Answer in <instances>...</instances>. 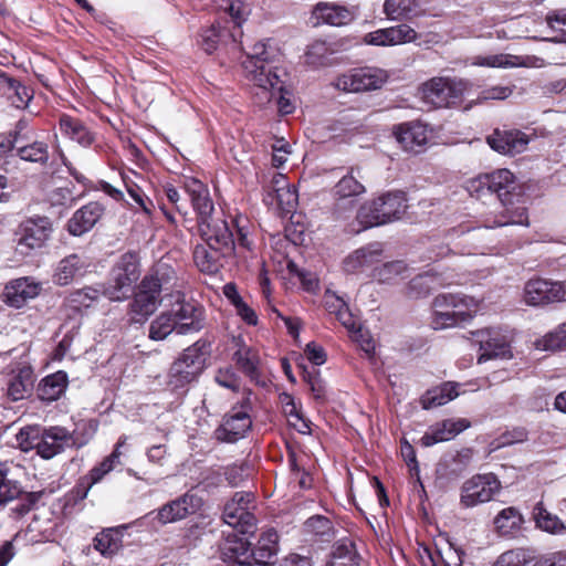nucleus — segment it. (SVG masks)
Listing matches in <instances>:
<instances>
[{
	"instance_id": "f257e3e1",
	"label": "nucleus",
	"mask_w": 566,
	"mask_h": 566,
	"mask_svg": "<svg viewBox=\"0 0 566 566\" xmlns=\"http://www.w3.org/2000/svg\"><path fill=\"white\" fill-rule=\"evenodd\" d=\"M272 63L270 46L264 41H258L242 61V67L245 77L258 87L255 96L260 105H265L276 98L279 112L290 114L293 111V105L290 98L282 94L283 82Z\"/></svg>"
},
{
	"instance_id": "f03ea898",
	"label": "nucleus",
	"mask_w": 566,
	"mask_h": 566,
	"mask_svg": "<svg viewBox=\"0 0 566 566\" xmlns=\"http://www.w3.org/2000/svg\"><path fill=\"white\" fill-rule=\"evenodd\" d=\"M480 311V301L460 293L438 294L431 304L430 325L433 329H447L472 319Z\"/></svg>"
},
{
	"instance_id": "7ed1b4c3",
	"label": "nucleus",
	"mask_w": 566,
	"mask_h": 566,
	"mask_svg": "<svg viewBox=\"0 0 566 566\" xmlns=\"http://www.w3.org/2000/svg\"><path fill=\"white\" fill-rule=\"evenodd\" d=\"M407 208V198L403 192H386L361 205L357 212V220L361 229L382 226L399 220Z\"/></svg>"
},
{
	"instance_id": "20e7f679",
	"label": "nucleus",
	"mask_w": 566,
	"mask_h": 566,
	"mask_svg": "<svg viewBox=\"0 0 566 566\" xmlns=\"http://www.w3.org/2000/svg\"><path fill=\"white\" fill-rule=\"evenodd\" d=\"M206 342L198 340L172 363L168 373V385L172 389L184 388L196 380L205 368L209 348Z\"/></svg>"
},
{
	"instance_id": "39448f33",
	"label": "nucleus",
	"mask_w": 566,
	"mask_h": 566,
	"mask_svg": "<svg viewBox=\"0 0 566 566\" xmlns=\"http://www.w3.org/2000/svg\"><path fill=\"white\" fill-rule=\"evenodd\" d=\"M470 88V83L462 78L433 77L421 86V97L433 107H450L457 104Z\"/></svg>"
},
{
	"instance_id": "423d86ee",
	"label": "nucleus",
	"mask_w": 566,
	"mask_h": 566,
	"mask_svg": "<svg viewBox=\"0 0 566 566\" xmlns=\"http://www.w3.org/2000/svg\"><path fill=\"white\" fill-rule=\"evenodd\" d=\"M140 276L139 258L135 252H127L113 270V283L105 290V296L113 302H120L127 298L132 286Z\"/></svg>"
},
{
	"instance_id": "0eeeda50",
	"label": "nucleus",
	"mask_w": 566,
	"mask_h": 566,
	"mask_svg": "<svg viewBox=\"0 0 566 566\" xmlns=\"http://www.w3.org/2000/svg\"><path fill=\"white\" fill-rule=\"evenodd\" d=\"M52 232V224L46 217H34L24 220L17 232L15 250L21 255H30L33 251L42 249Z\"/></svg>"
},
{
	"instance_id": "6e6552de",
	"label": "nucleus",
	"mask_w": 566,
	"mask_h": 566,
	"mask_svg": "<svg viewBox=\"0 0 566 566\" xmlns=\"http://www.w3.org/2000/svg\"><path fill=\"white\" fill-rule=\"evenodd\" d=\"M501 489V481L495 474H475L462 484L460 503L464 507H474L490 502Z\"/></svg>"
},
{
	"instance_id": "1a4fd4ad",
	"label": "nucleus",
	"mask_w": 566,
	"mask_h": 566,
	"mask_svg": "<svg viewBox=\"0 0 566 566\" xmlns=\"http://www.w3.org/2000/svg\"><path fill=\"white\" fill-rule=\"evenodd\" d=\"M386 70L373 66L359 67L338 76L334 86L344 92L379 90L388 81Z\"/></svg>"
},
{
	"instance_id": "9d476101",
	"label": "nucleus",
	"mask_w": 566,
	"mask_h": 566,
	"mask_svg": "<svg viewBox=\"0 0 566 566\" xmlns=\"http://www.w3.org/2000/svg\"><path fill=\"white\" fill-rule=\"evenodd\" d=\"M254 509L253 494L250 492H237L226 504L223 511L224 522L241 534L252 533L255 527V517L251 510Z\"/></svg>"
},
{
	"instance_id": "9b49d317",
	"label": "nucleus",
	"mask_w": 566,
	"mask_h": 566,
	"mask_svg": "<svg viewBox=\"0 0 566 566\" xmlns=\"http://www.w3.org/2000/svg\"><path fill=\"white\" fill-rule=\"evenodd\" d=\"M473 342L479 345L478 364L491 359H511L513 353L507 336L496 328H484L472 333Z\"/></svg>"
},
{
	"instance_id": "f8f14e48",
	"label": "nucleus",
	"mask_w": 566,
	"mask_h": 566,
	"mask_svg": "<svg viewBox=\"0 0 566 566\" xmlns=\"http://www.w3.org/2000/svg\"><path fill=\"white\" fill-rule=\"evenodd\" d=\"M161 284L156 276H145L139 291L130 304V315L135 323H144L158 307Z\"/></svg>"
},
{
	"instance_id": "ddd939ff",
	"label": "nucleus",
	"mask_w": 566,
	"mask_h": 566,
	"mask_svg": "<svg viewBox=\"0 0 566 566\" xmlns=\"http://www.w3.org/2000/svg\"><path fill=\"white\" fill-rule=\"evenodd\" d=\"M359 169L350 168L333 188L335 200V211L338 217H343L346 210H352L356 206L357 198L366 192V187L358 179Z\"/></svg>"
},
{
	"instance_id": "4468645a",
	"label": "nucleus",
	"mask_w": 566,
	"mask_h": 566,
	"mask_svg": "<svg viewBox=\"0 0 566 566\" xmlns=\"http://www.w3.org/2000/svg\"><path fill=\"white\" fill-rule=\"evenodd\" d=\"M240 23L232 20L227 21L224 24L218 22L203 29L198 44L208 54H212L222 46L235 44L238 36L241 35Z\"/></svg>"
},
{
	"instance_id": "2eb2a0df",
	"label": "nucleus",
	"mask_w": 566,
	"mask_h": 566,
	"mask_svg": "<svg viewBox=\"0 0 566 566\" xmlns=\"http://www.w3.org/2000/svg\"><path fill=\"white\" fill-rule=\"evenodd\" d=\"M566 287L562 282L532 279L524 286V302L530 306L546 305L565 298Z\"/></svg>"
},
{
	"instance_id": "dca6fc26",
	"label": "nucleus",
	"mask_w": 566,
	"mask_h": 566,
	"mask_svg": "<svg viewBox=\"0 0 566 566\" xmlns=\"http://www.w3.org/2000/svg\"><path fill=\"white\" fill-rule=\"evenodd\" d=\"M170 312L176 322L177 334L197 333L205 326V308L196 302L177 298Z\"/></svg>"
},
{
	"instance_id": "f3484780",
	"label": "nucleus",
	"mask_w": 566,
	"mask_h": 566,
	"mask_svg": "<svg viewBox=\"0 0 566 566\" xmlns=\"http://www.w3.org/2000/svg\"><path fill=\"white\" fill-rule=\"evenodd\" d=\"M392 133L400 146L405 150L412 153L422 151L432 137L431 129L420 122L396 125Z\"/></svg>"
},
{
	"instance_id": "a211bd4d",
	"label": "nucleus",
	"mask_w": 566,
	"mask_h": 566,
	"mask_svg": "<svg viewBox=\"0 0 566 566\" xmlns=\"http://www.w3.org/2000/svg\"><path fill=\"white\" fill-rule=\"evenodd\" d=\"M199 232L202 240L218 249L233 252L234 239L228 222L222 217L202 219L198 222Z\"/></svg>"
},
{
	"instance_id": "6ab92c4d",
	"label": "nucleus",
	"mask_w": 566,
	"mask_h": 566,
	"mask_svg": "<svg viewBox=\"0 0 566 566\" xmlns=\"http://www.w3.org/2000/svg\"><path fill=\"white\" fill-rule=\"evenodd\" d=\"M41 291V282L31 276L19 277L6 284L3 301L11 307L21 308L29 301L38 297Z\"/></svg>"
},
{
	"instance_id": "aec40b11",
	"label": "nucleus",
	"mask_w": 566,
	"mask_h": 566,
	"mask_svg": "<svg viewBox=\"0 0 566 566\" xmlns=\"http://www.w3.org/2000/svg\"><path fill=\"white\" fill-rule=\"evenodd\" d=\"M486 142L493 150L500 154L516 155L527 149L531 138L517 129H495L488 136Z\"/></svg>"
},
{
	"instance_id": "412c9836",
	"label": "nucleus",
	"mask_w": 566,
	"mask_h": 566,
	"mask_svg": "<svg viewBox=\"0 0 566 566\" xmlns=\"http://www.w3.org/2000/svg\"><path fill=\"white\" fill-rule=\"evenodd\" d=\"M249 409L248 400L244 402L241 410L232 409L218 430V438L228 442H234L243 438L252 424L248 412Z\"/></svg>"
},
{
	"instance_id": "4be33fe9",
	"label": "nucleus",
	"mask_w": 566,
	"mask_h": 566,
	"mask_svg": "<svg viewBox=\"0 0 566 566\" xmlns=\"http://www.w3.org/2000/svg\"><path fill=\"white\" fill-rule=\"evenodd\" d=\"M34 385L33 369L27 364H15L8 371L7 395L18 401L28 397Z\"/></svg>"
},
{
	"instance_id": "5701e85b",
	"label": "nucleus",
	"mask_w": 566,
	"mask_h": 566,
	"mask_svg": "<svg viewBox=\"0 0 566 566\" xmlns=\"http://www.w3.org/2000/svg\"><path fill=\"white\" fill-rule=\"evenodd\" d=\"M470 424V421L464 418L446 419L431 426L420 439V443L428 448L439 442L450 441L468 429Z\"/></svg>"
},
{
	"instance_id": "b1692460",
	"label": "nucleus",
	"mask_w": 566,
	"mask_h": 566,
	"mask_svg": "<svg viewBox=\"0 0 566 566\" xmlns=\"http://www.w3.org/2000/svg\"><path fill=\"white\" fill-rule=\"evenodd\" d=\"M90 266L86 258L78 254H70L57 262L52 275L53 283L60 286L71 284L77 277L83 276Z\"/></svg>"
},
{
	"instance_id": "393cba45",
	"label": "nucleus",
	"mask_w": 566,
	"mask_h": 566,
	"mask_svg": "<svg viewBox=\"0 0 566 566\" xmlns=\"http://www.w3.org/2000/svg\"><path fill=\"white\" fill-rule=\"evenodd\" d=\"M73 441L71 433L62 427L42 429L38 454L43 459H52Z\"/></svg>"
},
{
	"instance_id": "a878e982",
	"label": "nucleus",
	"mask_w": 566,
	"mask_h": 566,
	"mask_svg": "<svg viewBox=\"0 0 566 566\" xmlns=\"http://www.w3.org/2000/svg\"><path fill=\"white\" fill-rule=\"evenodd\" d=\"M312 19L316 24L325 23L333 27H342L354 20V13L345 6L333 2H318L312 10Z\"/></svg>"
},
{
	"instance_id": "bb28decb",
	"label": "nucleus",
	"mask_w": 566,
	"mask_h": 566,
	"mask_svg": "<svg viewBox=\"0 0 566 566\" xmlns=\"http://www.w3.org/2000/svg\"><path fill=\"white\" fill-rule=\"evenodd\" d=\"M184 187L198 213L199 221L210 218L214 212V207L207 186L196 178L187 177Z\"/></svg>"
},
{
	"instance_id": "cd10ccee",
	"label": "nucleus",
	"mask_w": 566,
	"mask_h": 566,
	"mask_svg": "<svg viewBox=\"0 0 566 566\" xmlns=\"http://www.w3.org/2000/svg\"><path fill=\"white\" fill-rule=\"evenodd\" d=\"M534 57L521 56L507 53L475 55L471 57V65L492 69L531 67L534 65Z\"/></svg>"
},
{
	"instance_id": "c85d7f7f",
	"label": "nucleus",
	"mask_w": 566,
	"mask_h": 566,
	"mask_svg": "<svg viewBox=\"0 0 566 566\" xmlns=\"http://www.w3.org/2000/svg\"><path fill=\"white\" fill-rule=\"evenodd\" d=\"M279 535L274 530L264 531L251 555L252 566H274L277 555Z\"/></svg>"
},
{
	"instance_id": "c756f323",
	"label": "nucleus",
	"mask_w": 566,
	"mask_h": 566,
	"mask_svg": "<svg viewBox=\"0 0 566 566\" xmlns=\"http://www.w3.org/2000/svg\"><path fill=\"white\" fill-rule=\"evenodd\" d=\"M104 208L98 202H90L78 209L67 223L73 235H82L90 231L103 216Z\"/></svg>"
},
{
	"instance_id": "7c9ffc66",
	"label": "nucleus",
	"mask_w": 566,
	"mask_h": 566,
	"mask_svg": "<svg viewBox=\"0 0 566 566\" xmlns=\"http://www.w3.org/2000/svg\"><path fill=\"white\" fill-rule=\"evenodd\" d=\"M56 531V522L51 517L49 511H43L33 515L24 531L25 541L29 543H41L53 539Z\"/></svg>"
},
{
	"instance_id": "2f4dec72",
	"label": "nucleus",
	"mask_w": 566,
	"mask_h": 566,
	"mask_svg": "<svg viewBox=\"0 0 566 566\" xmlns=\"http://www.w3.org/2000/svg\"><path fill=\"white\" fill-rule=\"evenodd\" d=\"M381 260V250L378 244L360 248L349 254L344 261V269L348 273L364 272L375 269Z\"/></svg>"
},
{
	"instance_id": "473e14b6",
	"label": "nucleus",
	"mask_w": 566,
	"mask_h": 566,
	"mask_svg": "<svg viewBox=\"0 0 566 566\" xmlns=\"http://www.w3.org/2000/svg\"><path fill=\"white\" fill-rule=\"evenodd\" d=\"M273 193H270L271 203L275 202L276 208L282 212H291L297 205L296 189L289 185L286 177L282 174H276L272 180Z\"/></svg>"
},
{
	"instance_id": "72a5a7b5",
	"label": "nucleus",
	"mask_w": 566,
	"mask_h": 566,
	"mask_svg": "<svg viewBox=\"0 0 566 566\" xmlns=\"http://www.w3.org/2000/svg\"><path fill=\"white\" fill-rule=\"evenodd\" d=\"M222 555L229 566H252L249 543L237 534H229L222 544Z\"/></svg>"
},
{
	"instance_id": "f704fd0d",
	"label": "nucleus",
	"mask_w": 566,
	"mask_h": 566,
	"mask_svg": "<svg viewBox=\"0 0 566 566\" xmlns=\"http://www.w3.org/2000/svg\"><path fill=\"white\" fill-rule=\"evenodd\" d=\"M453 284V281L442 274L423 273L413 277L406 287L409 298L427 296L432 290Z\"/></svg>"
},
{
	"instance_id": "c9c22d12",
	"label": "nucleus",
	"mask_w": 566,
	"mask_h": 566,
	"mask_svg": "<svg viewBox=\"0 0 566 566\" xmlns=\"http://www.w3.org/2000/svg\"><path fill=\"white\" fill-rule=\"evenodd\" d=\"M233 252L218 249L203 241L197 244L193 251V260L197 268L205 273H216L221 266L220 260Z\"/></svg>"
},
{
	"instance_id": "e433bc0d",
	"label": "nucleus",
	"mask_w": 566,
	"mask_h": 566,
	"mask_svg": "<svg viewBox=\"0 0 566 566\" xmlns=\"http://www.w3.org/2000/svg\"><path fill=\"white\" fill-rule=\"evenodd\" d=\"M126 526L103 530L94 537V548L104 557H113L123 547V534Z\"/></svg>"
},
{
	"instance_id": "4c0bfd02",
	"label": "nucleus",
	"mask_w": 566,
	"mask_h": 566,
	"mask_svg": "<svg viewBox=\"0 0 566 566\" xmlns=\"http://www.w3.org/2000/svg\"><path fill=\"white\" fill-rule=\"evenodd\" d=\"M233 360L238 368L252 380L260 376L261 358L259 350L244 344H239L233 354Z\"/></svg>"
},
{
	"instance_id": "58836bf2",
	"label": "nucleus",
	"mask_w": 566,
	"mask_h": 566,
	"mask_svg": "<svg viewBox=\"0 0 566 566\" xmlns=\"http://www.w3.org/2000/svg\"><path fill=\"white\" fill-rule=\"evenodd\" d=\"M533 520L535 522V526L543 532L552 535L566 534V525L564 522L557 515L546 510L543 502L535 504L533 509Z\"/></svg>"
},
{
	"instance_id": "ea45409f",
	"label": "nucleus",
	"mask_w": 566,
	"mask_h": 566,
	"mask_svg": "<svg viewBox=\"0 0 566 566\" xmlns=\"http://www.w3.org/2000/svg\"><path fill=\"white\" fill-rule=\"evenodd\" d=\"M458 387L459 384L449 381L428 390L421 398L422 408L431 409L440 407L455 399L460 395Z\"/></svg>"
},
{
	"instance_id": "a19ab883",
	"label": "nucleus",
	"mask_w": 566,
	"mask_h": 566,
	"mask_svg": "<svg viewBox=\"0 0 566 566\" xmlns=\"http://www.w3.org/2000/svg\"><path fill=\"white\" fill-rule=\"evenodd\" d=\"M67 382L66 373L56 371L41 380L38 387V395L42 400L54 401L63 395Z\"/></svg>"
},
{
	"instance_id": "79ce46f5",
	"label": "nucleus",
	"mask_w": 566,
	"mask_h": 566,
	"mask_svg": "<svg viewBox=\"0 0 566 566\" xmlns=\"http://www.w3.org/2000/svg\"><path fill=\"white\" fill-rule=\"evenodd\" d=\"M533 346L541 352L566 350V322L558 324L554 329L536 338Z\"/></svg>"
},
{
	"instance_id": "37998d69",
	"label": "nucleus",
	"mask_w": 566,
	"mask_h": 566,
	"mask_svg": "<svg viewBox=\"0 0 566 566\" xmlns=\"http://www.w3.org/2000/svg\"><path fill=\"white\" fill-rule=\"evenodd\" d=\"M126 442L127 437L122 436L115 444L113 452L90 471L87 475V479L90 480V486L98 483L107 473L113 471L114 468L120 463V449L126 444Z\"/></svg>"
},
{
	"instance_id": "c03bdc74",
	"label": "nucleus",
	"mask_w": 566,
	"mask_h": 566,
	"mask_svg": "<svg viewBox=\"0 0 566 566\" xmlns=\"http://www.w3.org/2000/svg\"><path fill=\"white\" fill-rule=\"evenodd\" d=\"M490 180L491 196L497 195V199L503 206L507 205L506 197L515 188V177L509 169H497L488 174Z\"/></svg>"
},
{
	"instance_id": "a18cd8bd",
	"label": "nucleus",
	"mask_w": 566,
	"mask_h": 566,
	"mask_svg": "<svg viewBox=\"0 0 566 566\" xmlns=\"http://www.w3.org/2000/svg\"><path fill=\"white\" fill-rule=\"evenodd\" d=\"M60 129L70 139L76 142L81 146H90L93 143L92 133L77 119L67 115L60 118Z\"/></svg>"
},
{
	"instance_id": "49530a36",
	"label": "nucleus",
	"mask_w": 566,
	"mask_h": 566,
	"mask_svg": "<svg viewBox=\"0 0 566 566\" xmlns=\"http://www.w3.org/2000/svg\"><path fill=\"white\" fill-rule=\"evenodd\" d=\"M524 522L523 515L515 507H506L499 512L494 518L496 530L503 534H512L521 528Z\"/></svg>"
},
{
	"instance_id": "de8ad7c7",
	"label": "nucleus",
	"mask_w": 566,
	"mask_h": 566,
	"mask_svg": "<svg viewBox=\"0 0 566 566\" xmlns=\"http://www.w3.org/2000/svg\"><path fill=\"white\" fill-rule=\"evenodd\" d=\"M326 566H359V557L353 543H338L332 553Z\"/></svg>"
},
{
	"instance_id": "09e8293b",
	"label": "nucleus",
	"mask_w": 566,
	"mask_h": 566,
	"mask_svg": "<svg viewBox=\"0 0 566 566\" xmlns=\"http://www.w3.org/2000/svg\"><path fill=\"white\" fill-rule=\"evenodd\" d=\"M417 0H385L382 11L391 21L408 19L416 10Z\"/></svg>"
},
{
	"instance_id": "8fccbe9b",
	"label": "nucleus",
	"mask_w": 566,
	"mask_h": 566,
	"mask_svg": "<svg viewBox=\"0 0 566 566\" xmlns=\"http://www.w3.org/2000/svg\"><path fill=\"white\" fill-rule=\"evenodd\" d=\"M172 332L177 333V326L170 310L160 313L149 326V337L154 340H163Z\"/></svg>"
},
{
	"instance_id": "3c124183",
	"label": "nucleus",
	"mask_w": 566,
	"mask_h": 566,
	"mask_svg": "<svg viewBox=\"0 0 566 566\" xmlns=\"http://www.w3.org/2000/svg\"><path fill=\"white\" fill-rule=\"evenodd\" d=\"M407 272L408 268L402 261H394L376 266L373 276L381 283H394L399 277H405Z\"/></svg>"
},
{
	"instance_id": "603ef678",
	"label": "nucleus",
	"mask_w": 566,
	"mask_h": 566,
	"mask_svg": "<svg viewBox=\"0 0 566 566\" xmlns=\"http://www.w3.org/2000/svg\"><path fill=\"white\" fill-rule=\"evenodd\" d=\"M534 559V552L530 548H515L499 556L493 566H526Z\"/></svg>"
},
{
	"instance_id": "864d4df0",
	"label": "nucleus",
	"mask_w": 566,
	"mask_h": 566,
	"mask_svg": "<svg viewBox=\"0 0 566 566\" xmlns=\"http://www.w3.org/2000/svg\"><path fill=\"white\" fill-rule=\"evenodd\" d=\"M8 465L0 462V505L17 499L21 494L20 485L8 479Z\"/></svg>"
},
{
	"instance_id": "5fc2aeb1",
	"label": "nucleus",
	"mask_w": 566,
	"mask_h": 566,
	"mask_svg": "<svg viewBox=\"0 0 566 566\" xmlns=\"http://www.w3.org/2000/svg\"><path fill=\"white\" fill-rule=\"evenodd\" d=\"M332 50L324 41H315L308 45L305 52V63L313 67H319L327 64Z\"/></svg>"
},
{
	"instance_id": "6e6d98bb",
	"label": "nucleus",
	"mask_w": 566,
	"mask_h": 566,
	"mask_svg": "<svg viewBox=\"0 0 566 566\" xmlns=\"http://www.w3.org/2000/svg\"><path fill=\"white\" fill-rule=\"evenodd\" d=\"M42 429L39 426H27L20 429L15 436L17 446L28 452L39 448Z\"/></svg>"
},
{
	"instance_id": "4d7b16f0",
	"label": "nucleus",
	"mask_w": 566,
	"mask_h": 566,
	"mask_svg": "<svg viewBox=\"0 0 566 566\" xmlns=\"http://www.w3.org/2000/svg\"><path fill=\"white\" fill-rule=\"evenodd\" d=\"M389 46L410 43L417 40L418 33L408 24H398L388 28Z\"/></svg>"
},
{
	"instance_id": "13d9d810",
	"label": "nucleus",
	"mask_w": 566,
	"mask_h": 566,
	"mask_svg": "<svg viewBox=\"0 0 566 566\" xmlns=\"http://www.w3.org/2000/svg\"><path fill=\"white\" fill-rule=\"evenodd\" d=\"M514 91V86L494 85L482 90L476 99V104H483L492 101H504L509 98Z\"/></svg>"
},
{
	"instance_id": "bf43d9fd",
	"label": "nucleus",
	"mask_w": 566,
	"mask_h": 566,
	"mask_svg": "<svg viewBox=\"0 0 566 566\" xmlns=\"http://www.w3.org/2000/svg\"><path fill=\"white\" fill-rule=\"evenodd\" d=\"M186 509H182L179 499L164 505L157 513L160 523L167 524L185 518Z\"/></svg>"
},
{
	"instance_id": "052dcab7",
	"label": "nucleus",
	"mask_w": 566,
	"mask_h": 566,
	"mask_svg": "<svg viewBox=\"0 0 566 566\" xmlns=\"http://www.w3.org/2000/svg\"><path fill=\"white\" fill-rule=\"evenodd\" d=\"M21 159L33 163H44L48 159L46 146L42 143H33L28 146L18 147Z\"/></svg>"
},
{
	"instance_id": "680f3d73",
	"label": "nucleus",
	"mask_w": 566,
	"mask_h": 566,
	"mask_svg": "<svg viewBox=\"0 0 566 566\" xmlns=\"http://www.w3.org/2000/svg\"><path fill=\"white\" fill-rule=\"evenodd\" d=\"M489 182L488 174H484L468 179L464 187L472 197L482 198L485 195H491Z\"/></svg>"
},
{
	"instance_id": "e2e57ef3",
	"label": "nucleus",
	"mask_w": 566,
	"mask_h": 566,
	"mask_svg": "<svg viewBox=\"0 0 566 566\" xmlns=\"http://www.w3.org/2000/svg\"><path fill=\"white\" fill-rule=\"evenodd\" d=\"M1 81L6 82L9 90L13 92V95L11 96L12 103L17 107H25L32 97L29 90L7 75Z\"/></svg>"
},
{
	"instance_id": "0e129e2a",
	"label": "nucleus",
	"mask_w": 566,
	"mask_h": 566,
	"mask_svg": "<svg viewBox=\"0 0 566 566\" xmlns=\"http://www.w3.org/2000/svg\"><path fill=\"white\" fill-rule=\"evenodd\" d=\"M214 380L219 386L233 391L240 388V378L230 366L219 368L216 373Z\"/></svg>"
},
{
	"instance_id": "69168bd1",
	"label": "nucleus",
	"mask_w": 566,
	"mask_h": 566,
	"mask_svg": "<svg viewBox=\"0 0 566 566\" xmlns=\"http://www.w3.org/2000/svg\"><path fill=\"white\" fill-rule=\"evenodd\" d=\"M516 217L517 218L515 219L507 210L506 213L502 214L499 219H495L492 224H488L486 228L504 227L509 224L528 226V219L524 208L516 212Z\"/></svg>"
},
{
	"instance_id": "338daca9",
	"label": "nucleus",
	"mask_w": 566,
	"mask_h": 566,
	"mask_svg": "<svg viewBox=\"0 0 566 566\" xmlns=\"http://www.w3.org/2000/svg\"><path fill=\"white\" fill-rule=\"evenodd\" d=\"M99 291L94 287H84L72 293L71 301L78 306L90 307L99 297Z\"/></svg>"
},
{
	"instance_id": "774afa93",
	"label": "nucleus",
	"mask_w": 566,
	"mask_h": 566,
	"mask_svg": "<svg viewBox=\"0 0 566 566\" xmlns=\"http://www.w3.org/2000/svg\"><path fill=\"white\" fill-rule=\"evenodd\" d=\"M533 566H566V551L544 555Z\"/></svg>"
}]
</instances>
